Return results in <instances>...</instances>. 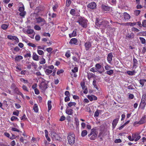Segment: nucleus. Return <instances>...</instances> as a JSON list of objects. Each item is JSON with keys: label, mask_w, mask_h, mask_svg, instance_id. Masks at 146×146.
Wrapping results in <instances>:
<instances>
[{"label": "nucleus", "mask_w": 146, "mask_h": 146, "mask_svg": "<svg viewBox=\"0 0 146 146\" xmlns=\"http://www.w3.org/2000/svg\"><path fill=\"white\" fill-rule=\"evenodd\" d=\"M26 14V12L25 11L21 12L19 13L20 15L22 17H24Z\"/></svg>", "instance_id": "nucleus-49"}, {"label": "nucleus", "mask_w": 146, "mask_h": 146, "mask_svg": "<svg viewBox=\"0 0 146 146\" xmlns=\"http://www.w3.org/2000/svg\"><path fill=\"white\" fill-rule=\"evenodd\" d=\"M47 68L48 69H50L51 70H52L54 69V66L53 65H51L50 66H48L47 67Z\"/></svg>", "instance_id": "nucleus-57"}, {"label": "nucleus", "mask_w": 146, "mask_h": 146, "mask_svg": "<svg viewBox=\"0 0 146 146\" xmlns=\"http://www.w3.org/2000/svg\"><path fill=\"white\" fill-rule=\"evenodd\" d=\"M34 33V30L32 29H28L26 31V33L29 34H33Z\"/></svg>", "instance_id": "nucleus-24"}, {"label": "nucleus", "mask_w": 146, "mask_h": 146, "mask_svg": "<svg viewBox=\"0 0 146 146\" xmlns=\"http://www.w3.org/2000/svg\"><path fill=\"white\" fill-rule=\"evenodd\" d=\"M87 134V131L86 130H84L82 132L81 135L82 137H84Z\"/></svg>", "instance_id": "nucleus-33"}, {"label": "nucleus", "mask_w": 146, "mask_h": 146, "mask_svg": "<svg viewBox=\"0 0 146 146\" xmlns=\"http://www.w3.org/2000/svg\"><path fill=\"white\" fill-rule=\"evenodd\" d=\"M132 137L135 141H137L141 138V136L138 134H133Z\"/></svg>", "instance_id": "nucleus-9"}, {"label": "nucleus", "mask_w": 146, "mask_h": 146, "mask_svg": "<svg viewBox=\"0 0 146 146\" xmlns=\"http://www.w3.org/2000/svg\"><path fill=\"white\" fill-rule=\"evenodd\" d=\"M91 43L90 42H86L84 44V46L86 50H89L91 47Z\"/></svg>", "instance_id": "nucleus-10"}, {"label": "nucleus", "mask_w": 146, "mask_h": 146, "mask_svg": "<svg viewBox=\"0 0 146 146\" xmlns=\"http://www.w3.org/2000/svg\"><path fill=\"white\" fill-rule=\"evenodd\" d=\"M37 51L38 53L40 55H41L44 54V52L42 50L38 49L37 50Z\"/></svg>", "instance_id": "nucleus-39"}, {"label": "nucleus", "mask_w": 146, "mask_h": 146, "mask_svg": "<svg viewBox=\"0 0 146 146\" xmlns=\"http://www.w3.org/2000/svg\"><path fill=\"white\" fill-rule=\"evenodd\" d=\"M104 23H106L108 24L109 22L107 21H105L104 22L103 21H101L100 20L98 21V20L97 19L96 22V25L98 26V25H103Z\"/></svg>", "instance_id": "nucleus-12"}, {"label": "nucleus", "mask_w": 146, "mask_h": 146, "mask_svg": "<svg viewBox=\"0 0 146 146\" xmlns=\"http://www.w3.org/2000/svg\"><path fill=\"white\" fill-rule=\"evenodd\" d=\"M96 80H94L93 82V85L94 86V88H95L97 90H98V88L96 84Z\"/></svg>", "instance_id": "nucleus-35"}, {"label": "nucleus", "mask_w": 146, "mask_h": 146, "mask_svg": "<svg viewBox=\"0 0 146 146\" xmlns=\"http://www.w3.org/2000/svg\"><path fill=\"white\" fill-rule=\"evenodd\" d=\"M48 111H49L52 108L51 101L49 100L48 101Z\"/></svg>", "instance_id": "nucleus-28"}, {"label": "nucleus", "mask_w": 146, "mask_h": 146, "mask_svg": "<svg viewBox=\"0 0 146 146\" xmlns=\"http://www.w3.org/2000/svg\"><path fill=\"white\" fill-rule=\"evenodd\" d=\"M96 3L94 2H91L88 4V7L89 8L92 9H94L96 8Z\"/></svg>", "instance_id": "nucleus-8"}, {"label": "nucleus", "mask_w": 146, "mask_h": 146, "mask_svg": "<svg viewBox=\"0 0 146 146\" xmlns=\"http://www.w3.org/2000/svg\"><path fill=\"white\" fill-rule=\"evenodd\" d=\"M40 37L38 35L36 36L35 37V39L36 40L38 41L40 40Z\"/></svg>", "instance_id": "nucleus-63"}, {"label": "nucleus", "mask_w": 146, "mask_h": 146, "mask_svg": "<svg viewBox=\"0 0 146 146\" xmlns=\"http://www.w3.org/2000/svg\"><path fill=\"white\" fill-rule=\"evenodd\" d=\"M8 25L6 24H3L1 25V28L3 30L6 29L8 27Z\"/></svg>", "instance_id": "nucleus-34"}, {"label": "nucleus", "mask_w": 146, "mask_h": 146, "mask_svg": "<svg viewBox=\"0 0 146 146\" xmlns=\"http://www.w3.org/2000/svg\"><path fill=\"white\" fill-rule=\"evenodd\" d=\"M77 39L75 38H72L71 39L69 43L72 44H75L77 42Z\"/></svg>", "instance_id": "nucleus-20"}, {"label": "nucleus", "mask_w": 146, "mask_h": 146, "mask_svg": "<svg viewBox=\"0 0 146 146\" xmlns=\"http://www.w3.org/2000/svg\"><path fill=\"white\" fill-rule=\"evenodd\" d=\"M136 25V22H128L126 23V25L127 26H133Z\"/></svg>", "instance_id": "nucleus-26"}, {"label": "nucleus", "mask_w": 146, "mask_h": 146, "mask_svg": "<svg viewBox=\"0 0 146 146\" xmlns=\"http://www.w3.org/2000/svg\"><path fill=\"white\" fill-rule=\"evenodd\" d=\"M110 68L111 67L110 66V65L108 64H107L106 65L105 67V68L106 70H110Z\"/></svg>", "instance_id": "nucleus-55"}, {"label": "nucleus", "mask_w": 146, "mask_h": 146, "mask_svg": "<svg viewBox=\"0 0 146 146\" xmlns=\"http://www.w3.org/2000/svg\"><path fill=\"white\" fill-rule=\"evenodd\" d=\"M64 72V71L63 70H60L57 72V74L58 75H59L60 74Z\"/></svg>", "instance_id": "nucleus-56"}, {"label": "nucleus", "mask_w": 146, "mask_h": 146, "mask_svg": "<svg viewBox=\"0 0 146 146\" xmlns=\"http://www.w3.org/2000/svg\"><path fill=\"white\" fill-rule=\"evenodd\" d=\"M70 13L72 15H74L75 14V11L74 9H72L70 11Z\"/></svg>", "instance_id": "nucleus-58"}, {"label": "nucleus", "mask_w": 146, "mask_h": 146, "mask_svg": "<svg viewBox=\"0 0 146 146\" xmlns=\"http://www.w3.org/2000/svg\"><path fill=\"white\" fill-rule=\"evenodd\" d=\"M113 56L112 53H109L107 56V59L109 63L111 64Z\"/></svg>", "instance_id": "nucleus-11"}, {"label": "nucleus", "mask_w": 146, "mask_h": 146, "mask_svg": "<svg viewBox=\"0 0 146 146\" xmlns=\"http://www.w3.org/2000/svg\"><path fill=\"white\" fill-rule=\"evenodd\" d=\"M17 87L16 86V85L14 83L12 84L11 85V88L13 90Z\"/></svg>", "instance_id": "nucleus-53"}, {"label": "nucleus", "mask_w": 146, "mask_h": 146, "mask_svg": "<svg viewBox=\"0 0 146 146\" xmlns=\"http://www.w3.org/2000/svg\"><path fill=\"white\" fill-rule=\"evenodd\" d=\"M76 138L74 134L71 132L68 134L67 137V140L68 143L71 145H72L75 142Z\"/></svg>", "instance_id": "nucleus-1"}, {"label": "nucleus", "mask_w": 146, "mask_h": 146, "mask_svg": "<svg viewBox=\"0 0 146 146\" xmlns=\"http://www.w3.org/2000/svg\"><path fill=\"white\" fill-rule=\"evenodd\" d=\"M34 28L37 31H39L40 30V27L38 25H36L34 26Z\"/></svg>", "instance_id": "nucleus-45"}, {"label": "nucleus", "mask_w": 146, "mask_h": 146, "mask_svg": "<svg viewBox=\"0 0 146 146\" xmlns=\"http://www.w3.org/2000/svg\"><path fill=\"white\" fill-rule=\"evenodd\" d=\"M25 8L23 5V6L19 7V10L20 12L24 11Z\"/></svg>", "instance_id": "nucleus-40"}, {"label": "nucleus", "mask_w": 146, "mask_h": 146, "mask_svg": "<svg viewBox=\"0 0 146 146\" xmlns=\"http://www.w3.org/2000/svg\"><path fill=\"white\" fill-rule=\"evenodd\" d=\"M96 70L97 72H99L101 74L104 72V70L102 71H100V70L102 68V66L99 63L96 64L95 65Z\"/></svg>", "instance_id": "nucleus-7"}, {"label": "nucleus", "mask_w": 146, "mask_h": 146, "mask_svg": "<svg viewBox=\"0 0 146 146\" xmlns=\"http://www.w3.org/2000/svg\"><path fill=\"white\" fill-rule=\"evenodd\" d=\"M141 11L139 10H135L134 11L135 14L136 16H138L140 13Z\"/></svg>", "instance_id": "nucleus-42"}, {"label": "nucleus", "mask_w": 146, "mask_h": 146, "mask_svg": "<svg viewBox=\"0 0 146 146\" xmlns=\"http://www.w3.org/2000/svg\"><path fill=\"white\" fill-rule=\"evenodd\" d=\"M27 119V118L26 117V116L25 114H24L23 116L21 117V120H25Z\"/></svg>", "instance_id": "nucleus-62"}, {"label": "nucleus", "mask_w": 146, "mask_h": 146, "mask_svg": "<svg viewBox=\"0 0 146 146\" xmlns=\"http://www.w3.org/2000/svg\"><path fill=\"white\" fill-rule=\"evenodd\" d=\"M102 9L106 11H108L110 10V7L105 5H102Z\"/></svg>", "instance_id": "nucleus-16"}, {"label": "nucleus", "mask_w": 146, "mask_h": 146, "mask_svg": "<svg viewBox=\"0 0 146 146\" xmlns=\"http://www.w3.org/2000/svg\"><path fill=\"white\" fill-rule=\"evenodd\" d=\"M71 2L70 0H67L66 3V5L68 7L70 5Z\"/></svg>", "instance_id": "nucleus-48"}, {"label": "nucleus", "mask_w": 146, "mask_h": 146, "mask_svg": "<svg viewBox=\"0 0 146 146\" xmlns=\"http://www.w3.org/2000/svg\"><path fill=\"white\" fill-rule=\"evenodd\" d=\"M146 118V116L145 115L142 117L141 119L139 121V123H140V125L143 124L145 122Z\"/></svg>", "instance_id": "nucleus-14"}, {"label": "nucleus", "mask_w": 146, "mask_h": 146, "mask_svg": "<svg viewBox=\"0 0 146 146\" xmlns=\"http://www.w3.org/2000/svg\"><path fill=\"white\" fill-rule=\"evenodd\" d=\"M145 82H146V80L145 79H140L139 80V82L142 87L144 86L145 83Z\"/></svg>", "instance_id": "nucleus-23"}, {"label": "nucleus", "mask_w": 146, "mask_h": 146, "mask_svg": "<svg viewBox=\"0 0 146 146\" xmlns=\"http://www.w3.org/2000/svg\"><path fill=\"white\" fill-rule=\"evenodd\" d=\"M113 73V70H110L109 71H108L106 72V73L109 75H111Z\"/></svg>", "instance_id": "nucleus-36"}, {"label": "nucleus", "mask_w": 146, "mask_h": 146, "mask_svg": "<svg viewBox=\"0 0 146 146\" xmlns=\"http://www.w3.org/2000/svg\"><path fill=\"white\" fill-rule=\"evenodd\" d=\"M36 19L37 23L41 24V26H43L46 24V21L44 19L40 17H38Z\"/></svg>", "instance_id": "nucleus-6"}, {"label": "nucleus", "mask_w": 146, "mask_h": 146, "mask_svg": "<svg viewBox=\"0 0 146 146\" xmlns=\"http://www.w3.org/2000/svg\"><path fill=\"white\" fill-rule=\"evenodd\" d=\"M127 73L129 75L132 76L135 74V71L134 70L132 71H128L127 72Z\"/></svg>", "instance_id": "nucleus-32"}, {"label": "nucleus", "mask_w": 146, "mask_h": 146, "mask_svg": "<svg viewBox=\"0 0 146 146\" xmlns=\"http://www.w3.org/2000/svg\"><path fill=\"white\" fill-rule=\"evenodd\" d=\"M31 55L30 54V52L28 53H27L25 55L24 57H31Z\"/></svg>", "instance_id": "nucleus-61"}, {"label": "nucleus", "mask_w": 146, "mask_h": 146, "mask_svg": "<svg viewBox=\"0 0 146 146\" xmlns=\"http://www.w3.org/2000/svg\"><path fill=\"white\" fill-rule=\"evenodd\" d=\"M13 90L14 91L15 93L18 95H21L22 97H23V94L21 92L19 91L18 88L17 87L15 88Z\"/></svg>", "instance_id": "nucleus-13"}, {"label": "nucleus", "mask_w": 146, "mask_h": 146, "mask_svg": "<svg viewBox=\"0 0 146 146\" xmlns=\"http://www.w3.org/2000/svg\"><path fill=\"white\" fill-rule=\"evenodd\" d=\"M146 104V94H143L142 96L140 106H142V108L144 109Z\"/></svg>", "instance_id": "nucleus-4"}, {"label": "nucleus", "mask_w": 146, "mask_h": 146, "mask_svg": "<svg viewBox=\"0 0 146 146\" xmlns=\"http://www.w3.org/2000/svg\"><path fill=\"white\" fill-rule=\"evenodd\" d=\"M13 114L14 115L18 116L19 114V112L18 110H16L13 112Z\"/></svg>", "instance_id": "nucleus-54"}, {"label": "nucleus", "mask_w": 146, "mask_h": 146, "mask_svg": "<svg viewBox=\"0 0 146 146\" xmlns=\"http://www.w3.org/2000/svg\"><path fill=\"white\" fill-rule=\"evenodd\" d=\"M45 72L46 74L49 75L52 72V71L49 69H47L45 70Z\"/></svg>", "instance_id": "nucleus-27"}, {"label": "nucleus", "mask_w": 146, "mask_h": 146, "mask_svg": "<svg viewBox=\"0 0 146 146\" xmlns=\"http://www.w3.org/2000/svg\"><path fill=\"white\" fill-rule=\"evenodd\" d=\"M81 86L83 90L85 89V88H87L86 86L85 85L84 83V82L81 83Z\"/></svg>", "instance_id": "nucleus-51"}, {"label": "nucleus", "mask_w": 146, "mask_h": 146, "mask_svg": "<svg viewBox=\"0 0 146 146\" xmlns=\"http://www.w3.org/2000/svg\"><path fill=\"white\" fill-rule=\"evenodd\" d=\"M72 73H76L78 71V68L77 67H75L72 70Z\"/></svg>", "instance_id": "nucleus-47"}, {"label": "nucleus", "mask_w": 146, "mask_h": 146, "mask_svg": "<svg viewBox=\"0 0 146 146\" xmlns=\"http://www.w3.org/2000/svg\"><path fill=\"white\" fill-rule=\"evenodd\" d=\"M52 135V139H56V137L55 136H56V134L54 133H53L51 135Z\"/></svg>", "instance_id": "nucleus-59"}, {"label": "nucleus", "mask_w": 146, "mask_h": 146, "mask_svg": "<svg viewBox=\"0 0 146 146\" xmlns=\"http://www.w3.org/2000/svg\"><path fill=\"white\" fill-rule=\"evenodd\" d=\"M33 109L35 111L36 113L38 112V106L36 104H35L33 106Z\"/></svg>", "instance_id": "nucleus-25"}, {"label": "nucleus", "mask_w": 146, "mask_h": 146, "mask_svg": "<svg viewBox=\"0 0 146 146\" xmlns=\"http://www.w3.org/2000/svg\"><path fill=\"white\" fill-rule=\"evenodd\" d=\"M131 30L132 31H135H135L136 32H138L139 31V30L138 29H137V28H136L134 27H133L132 28Z\"/></svg>", "instance_id": "nucleus-52"}, {"label": "nucleus", "mask_w": 146, "mask_h": 146, "mask_svg": "<svg viewBox=\"0 0 146 146\" xmlns=\"http://www.w3.org/2000/svg\"><path fill=\"white\" fill-rule=\"evenodd\" d=\"M11 121H12L16 120H17V121H18L19 120V119L17 118V117L13 116L11 117Z\"/></svg>", "instance_id": "nucleus-41"}, {"label": "nucleus", "mask_w": 146, "mask_h": 146, "mask_svg": "<svg viewBox=\"0 0 146 146\" xmlns=\"http://www.w3.org/2000/svg\"><path fill=\"white\" fill-rule=\"evenodd\" d=\"M80 25L83 27L86 28L87 26V21L84 18L80 17L78 18L77 21Z\"/></svg>", "instance_id": "nucleus-2"}, {"label": "nucleus", "mask_w": 146, "mask_h": 146, "mask_svg": "<svg viewBox=\"0 0 146 146\" xmlns=\"http://www.w3.org/2000/svg\"><path fill=\"white\" fill-rule=\"evenodd\" d=\"M23 58V57L22 56L19 55L16 57L15 58V61H19L21 60Z\"/></svg>", "instance_id": "nucleus-29"}, {"label": "nucleus", "mask_w": 146, "mask_h": 146, "mask_svg": "<svg viewBox=\"0 0 146 146\" xmlns=\"http://www.w3.org/2000/svg\"><path fill=\"white\" fill-rule=\"evenodd\" d=\"M31 65L32 66L34 67V68L35 69H36V68L37 67V66L36 64L35 63L33 62H32L31 63Z\"/></svg>", "instance_id": "nucleus-64"}, {"label": "nucleus", "mask_w": 146, "mask_h": 146, "mask_svg": "<svg viewBox=\"0 0 146 146\" xmlns=\"http://www.w3.org/2000/svg\"><path fill=\"white\" fill-rule=\"evenodd\" d=\"M118 120V119H116L113 120L112 123V125L113 127V128H114L117 125Z\"/></svg>", "instance_id": "nucleus-21"}, {"label": "nucleus", "mask_w": 146, "mask_h": 146, "mask_svg": "<svg viewBox=\"0 0 146 146\" xmlns=\"http://www.w3.org/2000/svg\"><path fill=\"white\" fill-rule=\"evenodd\" d=\"M133 67L136 68L137 66V65L138 64L137 61L134 58H133Z\"/></svg>", "instance_id": "nucleus-22"}, {"label": "nucleus", "mask_w": 146, "mask_h": 146, "mask_svg": "<svg viewBox=\"0 0 146 146\" xmlns=\"http://www.w3.org/2000/svg\"><path fill=\"white\" fill-rule=\"evenodd\" d=\"M76 104V103L75 102H70L68 104V105L69 107H71L73 106H75Z\"/></svg>", "instance_id": "nucleus-30"}, {"label": "nucleus", "mask_w": 146, "mask_h": 146, "mask_svg": "<svg viewBox=\"0 0 146 146\" xmlns=\"http://www.w3.org/2000/svg\"><path fill=\"white\" fill-rule=\"evenodd\" d=\"M134 34L133 33H131L130 34H127L126 35V38H132L134 37Z\"/></svg>", "instance_id": "nucleus-18"}, {"label": "nucleus", "mask_w": 146, "mask_h": 146, "mask_svg": "<svg viewBox=\"0 0 146 146\" xmlns=\"http://www.w3.org/2000/svg\"><path fill=\"white\" fill-rule=\"evenodd\" d=\"M124 19L125 20H129L130 18V15L127 13H124L123 14Z\"/></svg>", "instance_id": "nucleus-15"}, {"label": "nucleus", "mask_w": 146, "mask_h": 146, "mask_svg": "<svg viewBox=\"0 0 146 146\" xmlns=\"http://www.w3.org/2000/svg\"><path fill=\"white\" fill-rule=\"evenodd\" d=\"M75 121L76 125L78 127L79 125V121L78 119L77 118H75Z\"/></svg>", "instance_id": "nucleus-43"}, {"label": "nucleus", "mask_w": 146, "mask_h": 146, "mask_svg": "<svg viewBox=\"0 0 146 146\" xmlns=\"http://www.w3.org/2000/svg\"><path fill=\"white\" fill-rule=\"evenodd\" d=\"M95 131V130L94 129H92L90 133L88 135L89 137L92 135L90 137L91 140H94L97 136L98 134Z\"/></svg>", "instance_id": "nucleus-3"}, {"label": "nucleus", "mask_w": 146, "mask_h": 146, "mask_svg": "<svg viewBox=\"0 0 146 146\" xmlns=\"http://www.w3.org/2000/svg\"><path fill=\"white\" fill-rule=\"evenodd\" d=\"M33 59L36 61H38L39 60L38 56L36 54L35 52H33Z\"/></svg>", "instance_id": "nucleus-17"}, {"label": "nucleus", "mask_w": 146, "mask_h": 146, "mask_svg": "<svg viewBox=\"0 0 146 146\" xmlns=\"http://www.w3.org/2000/svg\"><path fill=\"white\" fill-rule=\"evenodd\" d=\"M73 110L72 109H66V113L68 115H72L73 113Z\"/></svg>", "instance_id": "nucleus-19"}, {"label": "nucleus", "mask_w": 146, "mask_h": 146, "mask_svg": "<svg viewBox=\"0 0 146 146\" xmlns=\"http://www.w3.org/2000/svg\"><path fill=\"white\" fill-rule=\"evenodd\" d=\"M142 26H143L144 27H146V21L144 20L142 22Z\"/></svg>", "instance_id": "nucleus-60"}, {"label": "nucleus", "mask_w": 146, "mask_h": 146, "mask_svg": "<svg viewBox=\"0 0 146 146\" xmlns=\"http://www.w3.org/2000/svg\"><path fill=\"white\" fill-rule=\"evenodd\" d=\"M28 45L29 46H31L33 47H36V45L35 44L31 43H29L28 44Z\"/></svg>", "instance_id": "nucleus-50"}, {"label": "nucleus", "mask_w": 146, "mask_h": 146, "mask_svg": "<svg viewBox=\"0 0 146 146\" xmlns=\"http://www.w3.org/2000/svg\"><path fill=\"white\" fill-rule=\"evenodd\" d=\"M15 36H12L11 35H8L7 36V38L10 40H14Z\"/></svg>", "instance_id": "nucleus-44"}, {"label": "nucleus", "mask_w": 146, "mask_h": 146, "mask_svg": "<svg viewBox=\"0 0 146 146\" xmlns=\"http://www.w3.org/2000/svg\"><path fill=\"white\" fill-rule=\"evenodd\" d=\"M101 111L100 110H97L95 112L94 116L96 117H98L99 115L100 112Z\"/></svg>", "instance_id": "nucleus-38"}, {"label": "nucleus", "mask_w": 146, "mask_h": 146, "mask_svg": "<svg viewBox=\"0 0 146 146\" xmlns=\"http://www.w3.org/2000/svg\"><path fill=\"white\" fill-rule=\"evenodd\" d=\"M139 39L142 44H144L145 43V40L143 38L140 37H139Z\"/></svg>", "instance_id": "nucleus-37"}, {"label": "nucleus", "mask_w": 146, "mask_h": 146, "mask_svg": "<svg viewBox=\"0 0 146 146\" xmlns=\"http://www.w3.org/2000/svg\"><path fill=\"white\" fill-rule=\"evenodd\" d=\"M76 31H74L72 34H69V37H72L76 35Z\"/></svg>", "instance_id": "nucleus-31"}, {"label": "nucleus", "mask_w": 146, "mask_h": 146, "mask_svg": "<svg viewBox=\"0 0 146 146\" xmlns=\"http://www.w3.org/2000/svg\"><path fill=\"white\" fill-rule=\"evenodd\" d=\"M45 62V60L44 58L42 59L39 62V63L41 64H44Z\"/></svg>", "instance_id": "nucleus-46"}, {"label": "nucleus", "mask_w": 146, "mask_h": 146, "mask_svg": "<svg viewBox=\"0 0 146 146\" xmlns=\"http://www.w3.org/2000/svg\"><path fill=\"white\" fill-rule=\"evenodd\" d=\"M39 86L42 91L44 92L47 88L48 85L45 81H42L40 84Z\"/></svg>", "instance_id": "nucleus-5"}]
</instances>
